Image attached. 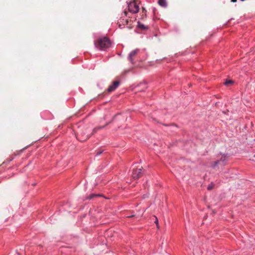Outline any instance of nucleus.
Wrapping results in <instances>:
<instances>
[{"mask_svg":"<svg viewBox=\"0 0 255 255\" xmlns=\"http://www.w3.org/2000/svg\"><path fill=\"white\" fill-rule=\"evenodd\" d=\"M112 41L107 36L99 37L94 41L95 47L100 51H107L112 47Z\"/></svg>","mask_w":255,"mask_h":255,"instance_id":"1","label":"nucleus"},{"mask_svg":"<svg viewBox=\"0 0 255 255\" xmlns=\"http://www.w3.org/2000/svg\"><path fill=\"white\" fill-rule=\"evenodd\" d=\"M128 58L132 64H134L136 62L145 60L146 58V54L144 51L136 49L130 53Z\"/></svg>","mask_w":255,"mask_h":255,"instance_id":"2","label":"nucleus"},{"mask_svg":"<svg viewBox=\"0 0 255 255\" xmlns=\"http://www.w3.org/2000/svg\"><path fill=\"white\" fill-rule=\"evenodd\" d=\"M128 9L130 13H136L139 11V6L136 1L133 0L128 4Z\"/></svg>","mask_w":255,"mask_h":255,"instance_id":"3","label":"nucleus"},{"mask_svg":"<svg viewBox=\"0 0 255 255\" xmlns=\"http://www.w3.org/2000/svg\"><path fill=\"white\" fill-rule=\"evenodd\" d=\"M142 175L141 168L134 169L132 171V177L134 179H137Z\"/></svg>","mask_w":255,"mask_h":255,"instance_id":"4","label":"nucleus"},{"mask_svg":"<svg viewBox=\"0 0 255 255\" xmlns=\"http://www.w3.org/2000/svg\"><path fill=\"white\" fill-rule=\"evenodd\" d=\"M120 81H115L113 82L112 84L109 86L107 91L109 93L114 91L119 86Z\"/></svg>","mask_w":255,"mask_h":255,"instance_id":"5","label":"nucleus"},{"mask_svg":"<svg viewBox=\"0 0 255 255\" xmlns=\"http://www.w3.org/2000/svg\"><path fill=\"white\" fill-rule=\"evenodd\" d=\"M90 137V135L88 134L85 135L82 134V133H78L77 135V138L80 141H84Z\"/></svg>","mask_w":255,"mask_h":255,"instance_id":"6","label":"nucleus"},{"mask_svg":"<svg viewBox=\"0 0 255 255\" xmlns=\"http://www.w3.org/2000/svg\"><path fill=\"white\" fill-rule=\"evenodd\" d=\"M137 26L138 28L140 29L141 30H146L149 28V26L147 25H145L144 23H142L140 21H137Z\"/></svg>","mask_w":255,"mask_h":255,"instance_id":"7","label":"nucleus"},{"mask_svg":"<svg viewBox=\"0 0 255 255\" xmlns=\"http://www.w3.org/2000/svg\"><path fill=\"white\" fill-rule=\"evenodd\" d=\"M104 197V195L102 194H91L86 197V199L90 200L94 198V197Z\"/></svg>","mask_w":255,"mask_h":255,"instance_id":"8","label":"nucleus"},{"mask_svg":"<svg viewBox=\"0 0 255 255\" xmlns=\"http://www.w3.org/2000/svg\"><path fill=\"white\" fill-rule=\"evenodd\" d=\"M158 3L161 6L165 7L167 6V3L165 0H158Z\"/></svg>","mask_w":255,"mask_h":255,"instance_id":"9","label":"nucleus"},{"mask_svg":"<svg viewBox=\"0 0 255 255\" xmlns=\"http://www.w3.org/2000/svg\"><path fill=\"white\" fill-rule=\"evenodd\" d=\"M146 10H145V9L144 7H142V10L141 12V17L140 18L141 19H143L144 18L146 17Z\"/></svg>","mask_w":255,"mask_h":255,"instance_id":"10","label":"nucleus"},{"mask_svg":"<svg viewBox=\"0 0 255 255\" xmlns=\"http://www.w3.org/2000/svg\"><path fill=\"white\" fill-rule=\"evenodd\" d=\"M107 125V124H106V125H105L104 126H103V127H96L95 128H94L93 129V134L96 133L98 130L103 128Z\"/></svg>","mask_w":255,"mask_h":255,"instance_id":"11","label":"nucleus"},{"mask_svg":"<svg viewBox=\"0 0 255 255\" xmlns=\"http://www.w3.org/2000/svg\"><path fill=\"white\" fill-rule=\"evenodd\" d=\"M214 186L215 184L213 183H211V184L208 185L207 189L208 190H211L214 188Z\"/></svg>","mask_w":255,"mask_h":255,"instance_id":"12","label":"nucleus"},{"mask_svg":"<svg viewBox=\"0 0 255 255\" xmlns=\"http://www.w3.org/2000/svg\"><path fill=\"white\" fill-rule=\"evenodd\" d=\"M233 83V81L231 80H227L225 83L224 84L226 86H229L230 84H232Z\"/></svg>","mask_w":255,"mask_h":255,"instance_id":"13","label":"nucleus"},{"mask_svg":"<svg viewBox=\"0 0 255 255\" xmlns=\"http://www.w3.org/2000/svg\"><path fill=\"white\" fill-rule=\"evenodd\" d=\"M219 162V161L215 162L213 166L215 167V166H216L218 164Z\"/></svg>","mask_w":255,"mask_h":255,"instance_id":"14","label":"nucleus"},{"mask_svg":"<svg viewBox=\"0 0 255 255\" xmlns=\"http://www.w3.org/2000/svg\"><path fill=\"white\" fill-rule=\"evenodd\" d=\"M232 2H235L237 1V0H231Z\"/></svg>","mask_w":255,"mask_h":255,"instance_id":"15","label":"nucleus"},{"mask_svg":"<svg viewBox=\"0 0 255 255\" xmlns=\"http://www.w3.org/2000/svg\"><path fill=\"white\" fill-rule=\"evenodd\" d=\"M124 13H125V15L126 16H127V11H125L124 12Z\"/></svg>","mask_w":255,"mask_h":255,"instance_id":"16","label":"nucleus"},{"mask_svg":"<svg viewBox=\"0 0 255 255\" xmlns=\"http://www.w3.org/2000/svg\"><path fill=\"white\" fill-rule=\"evenodd\" d=\"M126 21L127 24V23H128V20H126Z\"/></svg>","mask_w":255,"mask_h":255,"instance_id":"17","label":"nucleus"},{"mask_svg":"<svg viewBox=\"0 0 255 255\" xmlns=\"http://www.w3.org/2000/svg\"><path fill=\"white\" fill-rule=\"evenodd\" d=\"M254 156V157H255V155Z\"/></svg>","mask_w":255,"mask_h":255,"instance_id":"18","label":"nucleus"}]
</instances>
